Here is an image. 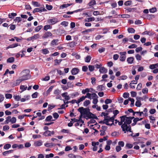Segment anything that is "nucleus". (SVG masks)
Masks as SVG:
<instances>
[{"mask_svg": "<svg viewBox=\"0 0 158 158\" xmlns=\"http://www.w3.org/2000/svg\"><path fill=\"white\" fill-rule=\"evenodd\" d=\"M107 69L104 67L101 68L99 70V72L101 73H106L107 72Z\"/></svg>", "mask_w": 158, "mask_h": 158, "instance_id": "obj_14", "label": "nucleus"}, {"mask_svg": "<svg viewBox=\"0 0 158 158\" xmlns=\"http://www.w3.org/2000/svg\"><path fill=\"white\" fill-rule=\"evenodd\" d=\"M91 57L89 55H88L85 59V61L86 62H89L91 59Z\"/></svg>", "mask_w": 158, "mask_h": 158, "instance_id": "obj_26", "label": "nucleus"}, {"mask_svg": "<svg viewBox=\"0 0 158 158\" xmlns=\"http://www.w3.org/2000/svg\"><path fill=\"white\" fill-rule=\"evenodd\" d=\"M11 120V117L10 116H8L6 118V120L5 121V124H7L10 122Z\"/></svg>", "mask_w": 158, "mask_h": 158, "instance_id": "obj_27", "label": "nucleus"}, {"mask_svg": "<svg viewBox=\"0 0 158 158\" xmlns=\"http://www.w3.org/2000/svg\"><path fill=\"white\" fill-rule=\"evenodd\" d=\"M43 26L42 25L39 26L35 29V30L36 32H38L42 28Z\"/></svg>", "mask_w": 158, "mask_h": 158, "instance_id": "obj_35", "label": "nucleus"}, {"mask_svg": "<svg viewBox=\"0 0 158 158\" xmlns=\"http://www.w3.org/2000/svg\"><path fill=\"white\" fill-rule=\"evenodd\" d=\"M43 135L45 136H50L51 135V131L47 130L43 133Z\"/></svg>", "mask_w": 158, "mask_h": 158, "instance_id": "obj_19", "label": "nucleus"}, {"mask_svg": "<svg viewBox=\"0 0 158 158\" xmlns=\"http://www.w3.org/2000/svg\"><path fill=\"white\" fill-rule=\"evenodd\" d=\"M17 14L15 13H12L8 15L9 17L10 18L13 19L15 16H16Z\"/></svg>", "mask_w": 158, "mask_h": 158, "instance_id": "obj_28", "label": "nucleus"}, {"mask_svg": "<svg viewBox=\"0 0 158 158\" xmlns=\"http://www.w3.org/2000/svg\"><path fill=\"white\" fill-rule=\"evenodd\" d=\"M52 35V34L50 31H47L44 33L42 37L44 38H47L51 36Z\"/></svg>", "mask_w": 158, "mask_h": 158, "instance_id": "obj_10", "label": "nucleus"}, {"mask_svg": "<svg viewBox=\"0 0 158 158\" xmlns=\"http://www.w3.org/2000/svg\"><path fill=\"white\" fill-rule=\"evenodd\" d=\"M35 145L36 146H40L42 144V142L41 140H39L34 143Z\"/></svg>", "mask_w": 158, "mask_h": 158, "instance_id": "obj_18", "label": "nucleus"}, {"mask_svg": "<svg viewBox=\"0 0 158 158\" xmlns=\"http://www.w3.org/2000/svg\"><path fill=\"white\" fill-rule=\"evenodd\" d=\"M83 111L84 114L85 115V116H84V118H85L86 117H87L89 118H94L96 119H98V117L96 116L90 112L89 108H83Z\"/></svg>", "mask_w": 158, "mask_h": 158, "instance_id": "obj_2", "label": "nucleus"}, {"mask_svg": "<svg viewBox=\"0 0 158 158\" xmlns=\"http://www.w3.org/2000/svg\"><path fill=\"white\" fill-rule=\"evenodd\" d=\"M109 114L107 113H105L104 112H102V115L101 116H104V118L105 119V120H108L109 118H106L107 117H109V116H108Z\"/></svg>", "mask_w": 158, "mask_h": 158, "instance_id": "obj_16", "label": "nucleus"}, {"mask_svg": "<svg viewBox=\"0 0 158 158\" xmlns=\"http://www.w3.org/2000/svg\"><path fill=\"white\" fill-rule=\"evenodd\" d=\"M20 88L22 91H24L27 89V87L24 85H21L20 86Z\"/></svg>", "mask_w": 158, "mask_h": 158, "instance_id": "obj_46", "label": "nucleus"}, {"mask_svg": "<svg viewBox=\"0 0 158 158\" xmlns=\"http://www.w3.org/2000/svg\"><path fill=\"white\" fill-rule=\"evenodd\" d=\"M44 146L47 147H50L54 146V144L52 143H47L44 144Z\"/></svg>", "mask_w": 158, "mask_h": 158, "instance_id": "obj_29", "label": "nucleus"}, {"mask_svg": "<svg viewBox=\"0 0 158 158\" xmlns=\"http://www.w3.org/2000/svg\"><path fill=\"white\" fill-rule=\"evenodd\" d=\"M72 5V4H64L60 6V9H63L64 8H66L69 6H70Z\"/></svg>", "mask_w": 158, "mask_h": 158, "instance_id": "obj_15", "label": "nucleus"}, {"mask_svg": "<svg viewBox=\"0 0 158 158\" xmlns=\"http://www.w3.org/2000/svg\"><path fill=\"white\" fill-rule=\"evenodd\" d=\"M58 20L56 18H53L49 19L48 20V23L52 25H53L58 22Z\"/></svg>", "mask_w": 158, "mask_h": 158, "instance_id": "obj_6", "label": "nucleus"}, {"mask_svg": "<svg viewBox=\"0 0 158 158\" xmlns=\"http://www.w3.org/2000/svg\"><path fill=\"white\" fill-rule=\"evenodd\" d=\"M75 45V42L73 41H72L70 42L69 43V46L71 48H73L74 47Z\"/></svg>", "mask_w": 158, "mask_h": 158, "instance_id": "obj_51", "label": "nucleus"}, {"mask_svg": "<svg viewBox=\"0 0 158 158\" xmlns=\"http://www.w3.org/2000/svg\"><path fill=\"white\" fill-rule=\"evenodd\" d=\"M92 99H93L92 102L93 103L94 105H96L98 102V96L96 94L93 93V94L92 95Z\"/></svg>", "mask_w": 158, "mask_h": 158, "instance_id": "obj_5", "label": "nucleus"}, {"mask_svg": "<svg viewBox=\"0 0 158 158\" xmlns=\"http://www.w3.org/2000/svg\"><path fill=\"white\" fill-rule=\"evenodd\" d=\"M90 101L89 100L85 101L83 103V105L84 106H87L90 104Z\"/></svg>", "mask_w": 158, "mask_h": 158, "instance_id": "obj_37", "label": "nucleus"}, {"mask_svg": "<svg viewBox=\"0 0 158 158\" xmlns=\"http://www.w3.org/2000/svg\"><path fill=\"white\" fill-rule=\"evenodd\" d=\"M13 152V150H11L8 151H5L2 154L3 155L6 156L7 154L12 153Z\"/></svg>", "mask_w": 158, "mask_h": 158, "instance_id": "obj_23", "label": "nucleus"}, {"mask_svg": "<svg viewBox=\"0 0 158 158\" xmlns=\"http://www.w3.org/2000/svg\"><path fill=\"white\" fill-rule=\"evenodd\" d=\"M141 105L140 101L137 100L135 102V105L137 107H139L141 106Z\"/></svg>", "mask_w": 158, "mask_h": 158, "instance_id": "obj_34", "label": "nucleus"}, {"mask_svg": "<svg viewBox=\"0 0 158 158\" xmlns=\"http://www.w3.org/2000/svg\"><path fill=\"white\" fill-rule=\"evenodd\" d=\"M104 88V86L103 85H99L97 87V89L100 91H102Z\"/></svg>", "mask_w": 158, "mask_h": 158, "instance_id": "obj_21", "label": "nucleus"}, {"mask_svg": "<svg viewBox=\"0 0 158 158\" xmlns=\"http://www.w3.org/2000/svg\"><path fill=\"white\" fill-rule=\"evenodd\" d=\"M79 72V70L77 68H74L71 70V73L73 75L77 74Z\"/></svg>", "mask_w": 158, "mask_h": 158, "instance_id": "obj_11", "label": "nucleus"}, {"mask_svg": "<svg viewBox=\"0 0 158 158\" xmlns=\"http://www.w3.org/2000/svg\"><path fill=\"white\" fill-rule=\"evenodd\" d=\"M95 18L94 17H92L86 19H85V21L86 22H89L94 21L95 20Z\"/></svg>", "mask_w": 158, "mask_h": 158, "instance_id": "obj_30", "label": "nucleus"}, {"mask_svg": "<svg viewBox=\"0 0 158 158\" xmlns=\"http://www.w3.org/2000/svg\"><path fill=\"white\" fill-rule=\"evenodd\" d=\"M116 116H115L114 114V116L111 117H110V116L107 117H106L107 118H109L108 120L109 122L111 121L112 122V123H111L110 124V126H111L113 125H114V118H115Z\"/></svg>", "mask_w": 158, "mask_h": 158, "instance_id": "obj_8", "label": "nucleus"}, {"mask_svg": "<svg viewBox=\"0 0 158 158\" xmlns=\"http://www.w3.org/2000/svg\"><path fill=\"white\" fill-rule=\"evenodd\" d=\"M67 95V92H65L61 94V96L62 97H64L65 100L67 101L69 100L70 99V97Z\"/></svg>", "mask_w": 158, "mask_h": 158, "instance_id": "obj_9", "label": "nucleus"}, {"mask_svg": "<svg viewBox=\"0 0 158 158\" xmlns=\"http://www.w3.org/2000/svg\"><path fill=\"white\" fill-rule=\"evenodd\" d=\"M135 57L137 60H141V56L139 54H137L135 55Z\"/></svg>", "mask_w": 158, "mask_h": 158, "instance_id": "obj_64", "label": "nucleus"}, {"mask_svg": "<svg viewBox=\"0 0 158 158\" xmlns=\"http://www.w3.org/2000/svg\"><path fill=\"white\" fill-rule=\"evenodd\" d=\"M134 60V57H130L128 58L127 59V61L129 64H132L133 63Z\"/></svg>", "mask_w": 158, "mask_h": 158, "instance_id": "obj_12", "label": "nucleus"}, {"mask_svg": "<svg viewBox=\"0 0 158 158\" xmlns=\"http://www.w3.org/2000/svg\"><path fill=\"white\" fill-rule=\"evenodd\" d=\"M62 61V60L60 59V60H55L54 61L55 62V64L56 65L57 64H59Z\"/></svg>", "mask_w": 158, "mask_h": 158, "instance_id": "obj_44", "label": "nucleus"}, {"mask_svg": "<svg viewBox=\"0 0 158 158\" xmlns=\"http://www.w3.org/2000/svg\"><path fill=\"white\" fill-rule=\"evenodd\" d=\"M68 22L66 21H63L61 23V25L64 26V27H67L68 24Z\"/></svg>", "mask_w": 158, "mask_h": 158, "instance_id": "obj_47", "label": "nucleus"}, {"mask_svg": "<svg viewBox=\"0 0 158 158\" xmlns=\"http://www.w3.org/2000/svg\"><path fill=\"white\" fill-rule=\"evenodd\" d=\"M33 5L37 7H40V4H39L37 2L35 1H32V2Z\"/></svg>", "mask_w": 158, "mask_h": 158, "instance_id": "obj_39", "label": "nucleus"}, {"mask_svg": "<svg viewBox=\"0 0 158 158\" xmlns=\"http://www.w3.org/2000/svg\"><path fill=\"white\" fill-rule=\"evenodd\" d=\"M128 31L129 33H134L135 31L133 28H129L128 29Z\"/></svg>", "mask_w": 158, "mask_h": 158, "instance_id": "obj_48", "label": "nucleus"}, {"mask_svg": "<svg viewBox=\"0 0 158 158\" xmlns=\"http://www.w3.org/2000/svg\"><path fill=\"white\" fill-rule=\"evenodd\" d=\"M118 145L120 147H123L124 146V143L123 141H120L118 142Z\"/></svg>", "mask_w": 158, "mask_h": 158, "instance_id": "obj_52", "label": "nucleus"}, {"mask_svg": "<svg viewBox=\"0 0 158 158\" xmlns=\"http://www.w3.org/2000/svg\"><path fill=\"white\" fill-rule=\"evenodd\" d=\"M142 92L143 94H147L148 92V89L147 88H145L142 89Z\"/></svg>", "mask_w": 158, "mask_h": 158, "instance_id": "obj_62", "label": "nucleus"}, {"mask_svg": "<svg viewBox=\"0 0 158 158\" xmlns=\"http://www.w3.org/2000/svg\"><path fill=\"white\" fill-rule=\"evenodd\" d=\"M145 34L148 35H153V33L150 31H145L144 32Z\"/></svg>", "mask_w": 158, "mask_h": 158, "instance_id": "obj_59", "label": "nucleus"}, {"mask_svg": "<svg viewBox=\"0 0 158 158\" xmlns=\"http://www.w3.org/2000/svg\"><path fill=\"white\" fill-rule=\"evenodd\" d=\"M126 115H124L121 116L120 117V118H121V121L123 123H124V122L126 121Z\"/></svg>", "mask_w": 158, "mask_h": 158, "instance_id": "obj_38", "label": "nucleus"}, {"mask_svg": "<svg viewBox=\"0 0 158 158\" xmlns=\"http://www.w3.org/2000/svg\"><path fill=\"white\" fill-rule=\"evenodd\" d=\"M93 94V93L90 94L89 93H87L86 95L84 96V99H85V98H88L90 99H92L91 97H92V95Z\"/></svg>", "mask_w": 158, "mask_h": 158, "instance_id": "obj_20", "label": "nucleus"}, {"mask_svg": "<svg viewBox=\"0 0 158 158\" xmlns=\"http://www.w3.org/2000/svg\"><path fill=\"white\" fill-rule=\"evenodd\" d=\"M5 97L7 99H10L12 97V95L11 94H6L5 95Z\"/></svg>", "mask_w": 158, "mask_h": 158, "instance_id": "obj_41", "label": "nucleus"}, {"mask_svg": "<svg viewBox=\"0 0 158 158\" xmlns=\"http://www.w3.org/2000/svg\"><path fill=\"white\" fill-rule=\"evenodd\" d=\"M53 117L56 119H57L59 117V114L57 113L56 112L54 113L53 114Z\"/></svg>", "mask_w": 158, "mask_h": 158, "instance_id": "obj_55", "label": "nucleus"}, {"mask_svg": "<svg viewBox=\"0 0 158 158\" xmlns=\"http://www.w3.org/2000/svg\"><path fill=\"white\" fill-rule=\"evenodd\" d=\"M18 45V44L15 43L10 45L7 48H13L17 47Z\"/></svg>", "mask_w": 158, "mask_h": 158, "instance_id": "obj_25", "label": "nucleus"}, {"mask_svg": "<svg viewBox=\"0 0 158 158\" xmlns=\"http://www.w3.org/2000/svg\"><path fill=\"white\" fill-rule=\"evenodd\" d=\"M54 155L52 153H50L49 154L46 155L45 156L46 158H49L53 157Z\"/></svg>", "mask_w": 158, "mask_h": 158, "instance_id": "obj_63", "label": "nucleus"}, {"mask_svg": "<svg viewBox=\"0 0 158 158\" xmlns=\"http://www.w3.org/2000/svg\"><path fill=\"white\" fill-rule=\"evenodd\" d=\"M129 100L131 102L130 106L131 107H132L134 106V99L133 98H129Z\"/></svg>", "mask_w": 158, "mask_h": 158, "instance_id": "obj_31", "label": "nucleus"}, {"mask_svg": "<svg viewBox=\"0 0 158 158\" xmlns=\"http://www.w3.org/2000/svg\"><path fill=\"white\" fill-rule=\"evenodd\" d=\"M137 46L136 44H132V45H130L128 46V48H136L137 47Z\"/></svg>", "mask_w": 158, "mask_h": 158, "instance_id": "obj_61", "label": "nucleus"}, {"mask_svg": "<svg viewBox=\"0 0 158 158\" xmlns=\"http://www.w3.org/2000/svg\"><path fill=\"white\" fill-rule=\"evenodd\" d=\"M40 36V35L39 34H37L32 36V37L33 40H35L39 38Z\"/></svg>", "mask_w": 158, "mask_h": 158, "instance_id": "obj_42", "label": "nucleus"}, {"mask_svg": "<svg viewBox=\"0 0 158 158\" xmlns=\"http://www.w3.org/2000/svg\"><path fill=\"white\" fill-rule=\"evenodd\" d=\"M50 28H51L52 27H51L50 25H47L44 27V30L47 31L48 29Z\"/></svg>", "mask_w": 158, "mask_h": 158, "instance_id": "obj_49", "label": "nucleus"}, {"mask_svg": "<svg viewBox=\"0 0 158 158\" xmlns=\"http://www.w3.org/2000/svg\"><path fill=\"white\" fill-rule=\"evenodd\" d=\"M126 57V56H120L119 60L121 61H123L125 60Z\"/></svg>", "mask_w": 158, "mask_h": 158, "instance_id": "obj_50", "label": "nucleus"}, {"mask_svg": "<svg viewBox=\"0 0 158 158\" xmlns=\"http://www.w3.org/2000/svg\"><path fill=\"white\" fill-rule=\"evenodd\" d=\"M112 102L111 100L109 99H106V100L105 101V102L106 104H108L109 103H110Z\"/></svg>", "mask_w": 158, "mask_h": 158, "instance_id": "obj_58", "label": "nucleus"}, {"mask_svg": "<svg viewBox=\"0 0 158 158\" xmlns=\"http://www.w3.org/2000/svg\"><path fill=\"white\" fill-rule=\"evenodd\" d=\"M129 94L128 93H124L123 97L125 98H127L129 97Z\"/></svg>", "mask_w": 158, "mask_h": 158, "instance_id": "obj_54", "label": "nucleus"}, {"mask_svg": "<svg viewBox=\"0 0 158 158\" xmlns=\"http://www.w3.org/2000/svg\"><path fill=\"white\" fill-rule=\"evenodd\" d=\"M21 77H20L22 80H26L31 77V75L30 74V71L28 69H25L23 70L20 73Z\"/></svg>", "mask_w": 158, "mask_h": 158, "instance_id": "obj_3", "label": "nucleus"}, {"mask_svg": "<svg viewBox=\"0 0 158 158\" xmlns=\"http://www.w3.org/2000/svg\"><path fill=\"white\" fill-rule=\"evenodd\" d=\"M77 110L81 114V115L79 118V119H78V122H80L82 123H84V121L81 119L82 116L84 115H85L83 111V107H80Z\"/></svg>", "mask_w": 158, "mask_h": 158, "instance_id": "obj_4", "label": "nucleus"}, {"mask_svg": "<svg viewBox=\"0 0 158 158\" xmlns=\"http://www.w3.org/2000/svg\"><path fill=\"white\" fill-rule=\"evenodd\" d=\"M67 86L69 87H73V85L72 84V83L71 82H68L67 84Z\"/></svg>", "mask_w": 158, "mask_h": 158, "instance_id": "obj_60", "label": "nucleus"}, {"mask_svg": "<svg viewBox=\"0 0 158 158\" xmlns=\"http://www.w3.org/2000/svg\"><path fill=\"white\" fill-rule=\"evenodd\" d=\"M15 58L13 57H11L7 60V62L8 63H13L14 61Z\"/></svg>", "mask_w": 158, "mask_h": 158, "instance_id": "obj_24", "label": "nucleus"}, {"mask_svg": "<svg viewBox=\"0 0 158 158\" xmlns=\"http://www.w3.org/2000/svg\"><path fill=\"white\" fill-rule=\"evenodd\" d=\"M16 121V118L15 117H13L12 118H11L10 122H11V123L13 124L15 123Z\"/></svg>", "mask_w": 158, "mask_h": 158, "instance_id": "obj_53", "label": "nucleus"}, {"mask_svg": "<svg viewBox=\"0 0 158 158\" xmlns=\"http://www.w3.org/2000/svg\"><path fill=\"white\" fill-rule=\"evenodd\" d=\"M131 120L127 116L126 121L124 123L123 125L121 126L122 131H124L125 133L126 132V131L132 132L131 130V126L129 125L131 124Z\"/></svg>", "mask_w": 158, "mask_h": 158, "instance_id": "obj_1", "label": "nucleus"}, {"mask_svg": "<svg viewBox=\"0 0 158 158\" xmlns=\"http://www.w3.org/2000/svg\"><path fill=\"white\" fill-rule=\"evenodd\" d=\"M22 81H23V80H22V79L20 78L19 79L17 80L13 84V85L14 86H15L19 85L20 83Z\"/></svg>", "mask_w": 158, "mask_h": 158, "instance_id": "obj_22", "label": "nucleus"}, {"mask_svg": "<svg viewBox=\"0 0 158 158\" xmlns=\"http://www.w3.org/2000/svg\"><path fill=\"white\" fill-rule=\"evenodd\" d=\"M22 20V19L20 17H17L14 19V21L15 22H17L18 23L20 22Z\"/></svg>", "mask_w": 158, "mask_h": 158, "instance_id": "obj_32", "label": "nucleus"}, {"mask_svg": "<svg viewBox=\"0 0 158 158\" xmlns=\"http://www.w3.org/2000/svg\"><path fill=\"white\" fill-rule=\"evenodd\" d=\"M99 123H102V124H106L107 125L110 126V124L109 123V121L108 120H105V119L104 118V119L103 120L101 121H100Z\"/></svg>", "mask_w": 158, "mask_h": 158, "instance_id": "obj_17", "label": "nucleus"}, {"mask_svg": "<svg viewBox=\"0 0 158 158\" xmlns=\"http://www.w3.org/2000/svg\"><path fill=\"white\" fill-rule=\"evenodd\" d=\"M89 91V89L88 88H86L85 89H83L82 91V93L83 94H85L86 93H88Z\"/></svg>", "mask_w": 158, "mask_h": 158, "instance_id": "obj_45", "label": "nucleus"}, {"mask_svg": "<svg viewBox=\"0 0 158 158\" xmlns=\"http://www.w3.org/2000/svg\"><path fill=\"white\" fill-rule=\"evenodd\" d=\"M13 98L15 100L17 101H19L21 98V97L19 95H16V96H13Z\"/></svg>", "mask_w": 158, "mask_h": 158, "instance_id": "obj_40", "label": "nucleus"}, {"mask_svg": "<svg viewBox=\"0 0 158 158\" xmlns=\"http://www.w3.org/2000/svg\"><path fill=\"white\" fill-rule=\"evenodd\" d=\"M89 70L90 71L92 72L94 70V67L93 65H89L88 66Z\"/></svg>", "mask_w": 158, "mask_h": 158, "instance_id": "obj_43", "label": "nucleus"}, {"mask_svg": "<svg viewBox=\"0 0 158 158\" xmlns=\"http://www.w3.org/2000/svg\"><path fill=\"white\" fill-rule=\"evenodd\" d=\"M45 121L47 122L53 121L55 120L53 119L51 115H49L46 118Z\"/></svg>", "mask_w": 158, "mask_h": 158, "instance_id": "obj_13", "label": "nucleus"}, {"mask_svg": "<svg viewBox=\"0 0 158 158\" xmlns=\"http://www.w3.org/2000/svg\"><path fill=\"white\" fill-rule=\"evenodd\" d=\"M96 4V1L94 0H92L91 1L88 3L89 6H91L93 5H94Z\"/></svg>", "mask_w": 158, "mask_h": 158, "instance_id": "obj_33", "label": "nucleus"}, {"mask_svg": "<svg viewBox=\"0 0 158 158\" xmlns=\"http://www.w3.org/2000/svg\"><path fill=\"white\" fill-rule=\"evenodd\" d=\"M121 17L123 18H128L130 17V15H121Z\"/></svg>", "mask_w": 158, "mask_h": 158, "instance_id": "obj_57", "label": "nucleus"}, {"mask_svg": "<svg viewBox=\"0 0 158 158\" xmlns=\"http://www.w3.org/2000/svg\"><path fill=\"white\" fill-rule=\"evenodd\" d=\"M46 9L45 8H43V7L36 8L34 10L33 13H35L36 12H42V11H46Z\"/></svg>", "mask_w": 158, "mask_h": 158, "instance_id": "obj_7", "label": "nucleus"}, {"mask_svg": "<svg viewBox=\"0 0 158 158\" xmlns=\"http://www.w3.org/2000/svg\"><path fill=\"white\" fill-rule=\"evenodd\" d=\"M11 147V145L10 144H6L4 146V148L5 149H8L9 148H10Z\"/></svg>", "mask_w": 158, "mask_h": 158, "instance_id": "obj_36", "label": "nucleus"}, {"mask_svg": "<svg viewBox=\"0 0 158 158\" xmlns=\"http://www.w3.org/2000/svg\"><path fill=\"white\" fill-rule=\"evenodd\" d=\"M58 40H53L52 41V44L53 45H56L57 44V43L58 42Z\"/></svg>", "mask_w": 158, "mask_h": 158, "instance_id": "obj_56", "label": "nucleus"}]
</instances>
